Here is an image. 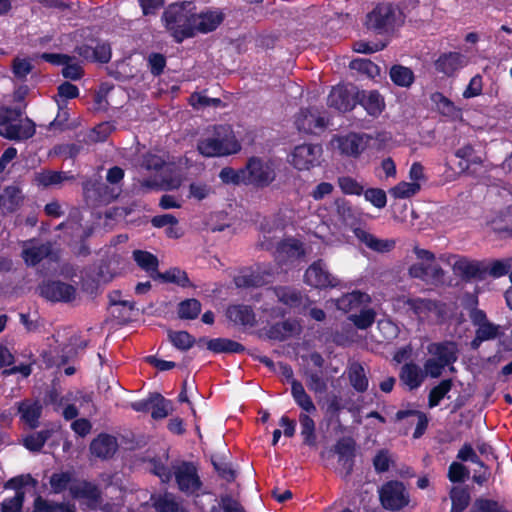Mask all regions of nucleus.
<instances>
[{"instance_id": "14", "label": "nucleus", "mask_w": 512, "mask_h": 512, "mask_svg": "<svg viewBox=\"0 0 512 512\" xmlns=\"http://www.w3.org/2000/svg\"><path fill=\"white\" fill-rule=\"evenodd\" d=\"M440 260L451 264L453 272L465 280L483 279L485 277L486 269L478 261L453 255H443Z\"/></svg>"}, {"instance_id": "12", "label": "nucleus", "mask_w": 512, "mask_h": 512, "mask_svg": "<svg viewBox=\"0 0 512 512\" xmlns=\"http://www.w3.org/2000/svg\"><path fill=\"white\" fill-rule=\"evenodd\" d=\"M244 170L246 182L261 187L268 186L276 177L274 164L257 157L249 159Z\"/></svg>"}, {"instance_id": "42", "label": "nucleus", "mask_w": 512, "mask_h": 512, "mask_svg": "<svg viewBox=\"0 0 512 512\" xmlns=\"http://www.w3.org/2000/svg\"><path fill=\"white\" fill-rule=\"evenodd\" d=\"M306 385L315 394H323L328 389V379L319 371L307 370L305 372Z\"/></svg>"}, {"instance_id": "35", "label": "nucleus", "mask_w": 512, "mask_h": 512, "mask_svg": "<svg viewBox=\"0 0 512 512\" xmlns=\"http://www.w3.org/2000/svg\"><path fill=\"white\" fill-rule=\"evenodd\" d=\"M400 379L410 389L419 387L423 381L421 368L414 363L405 364L401 368Z\"/></svg>"}, {"instance_id": "9", "label": "nucleus", "mask_w": 512, "mask_h": 512, "mask_svg": "<svg viewBox=\"0 0 512 512\" xmlns=\"http://www.w3.org/2000/svg\"><path fill=\"white\" fill-rule=\"evenodd\" d=\"M173 476L178 489L186 495L197 494L202 488L198 469L193 462L176 461L172 463Z\"/></svg>"}, {"instance_id": "57", "label": "nucleus", "mask_w": 512, "mask_h": 512, "mask_svg": "<svg viewBox=\"0 0 512 512\" xmlns=\"http://www.w3.org/2000/svg\"><path fill=\"white\" fill-rule=\"evenodd\" d=\"M350 67L372 78L380 74V68L368 59H355L350 63Z\"/></svg>"}, {"instance_id": "36", "label": "nucleus", "mask_w": 512, "mask_h": 512, "mask_svg": "<svg viewBox=\"0 0 512 512\" xmlns=\"http://www.w3.org/2000/svg\"><path fill=\"white\" fill-rule=\"evenodd\" d=\"M207 349L214 353H240L244 346L230 339L215 338L207 340Z\"/></svg>"}, {"instance_id": "21", "label": "nucleus", "mask_w": 512, "mask_h": 512, "mask_svg": "<svg viewBox=\"0 0 512 512\" xmlns=\"http://www.w3.org/2000/svg\"><path fill=\"white\" fill-rule=\"evenodd\" d=\"M335 453L338 456V464L341 466V473L345 477L349 476L354 466V441L350 438L340 439L335 445Z\"/></svg>"}, {"instance_id": "47", "label": "nucleus", "mask_w": 512, "mask_h": 512, "mask_svg": "<svg viewBox=\"0 0 512 512\" xmlns=\"http://www.w3.org/2000/svg\"><path fill=\"white\" fill-rule=\"evenodd\" d=\"M362 105L372 116L380 114L384 107L383 99L377 91H370L367 95H364Z\"/></svg>"}, {"instance_id": "1", "label": "nucleus", "mask_w": 512, "mask_h": 512, "mask_svg": "<svg viewBox=\"0 0 512 512\" xmlns=\"http://www.w3.org/2000/svg\"><path fill=\"white\" fill-rule=\"evenodd\" d=\"M197 150L204 157H221L238 153L241 145L230 126L218 125L198 140Z\"/></svg>"}, {"instance_id": "43", "label": "nucleus", "mask_w": 512, "mask_h": 512, "mask_svg": "<svg viewBox=\"0 0 512 512\" xmlns=\"http://www.w3.org/2000/svg\"><path fill=\"white\" fill-rule=\"evenodd\" d=\"M301 426V435L304 439V444L310 447L316 446L315 422L306 413H301L299 416Z\"/></svg>"}, {"instance_id": "10", "label": "nucleus", "mask_w": 512, "mask_h": 512, "mask_svg": "<svg viewBox=\"0 0 512 512\" xmlns=\"http://www.w3.org/2000/svg\"><path fill=\"white\" fill-rule=\"evenodd\" d=\"M379 499L384 509L399 511L408 506L410 494L402 482L391 480L384 483L379 489Z\"/></svg>"}, {"instance_id": "60", "label": "nucleus", "mask_w": 512, "mask_h": 512, "mask_svg": "<svg viewBox=\"0 0 512 512\" xmlns=\"http://www.w3.org/2000/svg\"><path fill=\"white\" fill-rule=\"evenodd\" d=\"M25 498L24 492L15 493L14 497L5 499L1 505V512H21Z\"/></svg>"}, {"instance_id": "58", "label": "nucleus", "mask_w": 512, "mask_h": 512, "mask_svg": "<svg viewBox=\"0 0 512 512\" xmlns=\"http://www.w3.org/2000/svg\"><path fill=\"white\" fill-rule=\"evenodd\" d=\"M511 259L495 260L488 267H485L486 273L494 278L506 275L511 268Z\"/></svg>"}, {"instance_id": "30", "label": "nucleus", "mask_w": 512, "mask_h": 512, "mask_svg": "<svg viewBox=\"0 0 512 512\" xmlns=\"http://www.w3.org/2000/svg\"><path fill=\"white\" fill-rule=\"evenodd\" d=\"M75 177L69 172L44 170L35 174V182L39 186H59L65 181H72Z\"/></svg>"}, {"instance_id": "33", "label": "nucleus", "mask_w": 512, "mask_h": 512, "mask_svg": "<svg viewBox=\"0 0 512 512\" xmlns=\"http://www.w3.org/2000/svg\"><path fill=\"white\" fill-rule=\"evenodd\" d=\"M348 378L352 387L360 393L368 389L369 381L366 376L364 367L358 363L353 362L348 369Z\"/></svg>"}, {"instance_id": "28", "label": "nucleus", "mask_w": 512, "mask_h": 512, "mask_svg": "<svg viewBox=\"0 0 512 512\" xmlns=\"http://www.w3.org/2000/svg\"><path fill=\"white\" fill-rule=\"evenodd\" d=\"M304 251L301 242L295 239H288L278 244L276 249V259L280 263H286L289 260L299 258Z\"/></svg>"}, {"instance_id": "4", "label": "nucleus", "mask_w": 512, "mask_h": 512, "mask_svg": "<svg viewBox=\"0 0 512 512\" xmlns=\"http://www.w3.org/2000/svg\"><path fill=\"white\" fill-rule=\"evenodd\" d=\"M427 352L429 358L424 363L426 375L432 378H438L442 375L446 367H449L451 372L455 371L453 364L458 358V347L455 342L443 341L431 343L427 347Z\"/></svg>"}, {"instance_id": "15", "label": "nucleus", "mask_w": 512, "mask_h": 512, "mask_svg": "<svg viewBox=\"0 0 512 512\" xmlns=\"http://www.w3.org/2000/svg\"><path fill=\"white\" fill-rule=\"evenodd\" d=\"M304 281L307 285L318 289L333 288L339 284V280L329 272L326 263L321 259L313 262L306 269Z\"/></svg>"}, {"instance_id": "41", "label": "nucleus", "mask_w": 512, "mask_h": 512, "mask_svg": "<svg viewBox=\"0 0 512 512\" xmlns=\"http://www.w3.org/2000/svg\"><path fill=\"white\" fill-rule=\"evenodd\" d=\"M410 416L417 417V425L413 433V437L420 438L427 429L428 418L423 412L416 410H400L395 415L397 421L403 420Z\"/></svg>"}, {"instance_id": "27", "label": "nucleus", "mask_w": 512, "mask_h": 512, "mask_svg": "<svg viewBox=\"0 0 512 512\" xmlns=\"http://www.w3.org/2000/svg\"><path fill=\"white\" fill-rule=\"evenodd\" d=\"M371 298L367 293L353 291L347 293L336 300V306L339 310L348 312L360 308L362 305L370 303Z\"/></svg>"}, {"instance_id": "37", "label": "nucleus", "mask_w": 512, "mask_h": 512, "mask_svg": "<svg viewBox=\"0 0 512 512\" xmlns=\"http://www.w3.org/2000/svg\"><path fill=\"white\" fill-rule=\"evenodd\" d=\"M274 294L280 302L290 307H298L302 304V294L291 287H276Z\"/></svg>"}, {"instance_id": "3", "label": "nucleus", "mask_w": 512, "mask_h": 512, "mask_svg": "<svg viewBox=\"0 0 512 512\" xmlns=\"http://www.w3.org/2000/svg\"><path fill=\"white\" fill-rule=\"evenodd\" d=\"M336 213L338 218L352 228L355 237L373 251L384 253L395 247V241L379 239L362 227L356 226L359 214L345 199L335 200Z\"/></svg>"}, {"instance_id": "44", "label": "nucleus", "mask_w": 512, "mask_h": 512, "mask_svg": "<svg viewBox=\"0 0 512 512\" xmlns=\"http://www.w3.org/2000/svg\"><path fill=\"white\" fill-rule=\"evenodd\" d=\"M34 512H73V505L56 503L38 496L34 500Z\"/></svg>"}, {"instance_id": "8", "label": "nucleus", "mask_w": 512, "mask_h": 512, "mask_svg": "<svg viewBox=\"0 0 512 512\" xmlns=\"http://www.w3.org/2000/svg\"><path fill=\"white\" fill-rule=\"evenodd\" d=\"M21 257L27 266H35L44 259L57 261L59 251L49 241L43 242L37 238L21 241Z\"/></svg>"}, {"instance_id": "38", "label": "nucleus", "mask_w": 512, "mask_h": 512, "mask_svg": "<svg viewBox=\"0 0 512 512\" xmlns=\"http://www.w3.org/2000/svg\"><path fill=\"white\" fill-rule=\"evenodd\" d=\"M150 403H151V416L153 419H163L165 418L169 412L172 410V405L169 400H166L159 393L150 394Z\"/></svg>"}, {"instance_id": "11", "label": "nucleus", "mask_w": 512, "mask_h": 512, "mask_svg": "<svg viewBox=\"0 0 512 512\" xmlns=\"http://www.w3.org/2000/svg\"><path fill=\"white\" fill-rule=\"evenodd\" d=\"M369 139L365 134L348 133L333 136L330 145L342 156L357 158L367 148Z\"/></svg>"}, {"instance_id": "16", "label": "nucleus", "mask_w": 512, "mask_h": 512, "mask_svg": "<svg viewBox=\"0 0 512 512\" xmlns=\"http://www.w3.org/2000/svg\"><path fill=\"white\" fill-rule=\"evenodd\" d=\"M322 147L318 144H302L291 153V164L298 170H309L320 164Z\"/></svg>"}, {"instance_id": "26", "label": "nucleus", "mask_w": 512, "mask_h": 512, "mask_svg": "<svg viewBox=\"0 0 512 512\" xmlns=\"http://www.w3.org/2000/svg\"><path fill=\"white\" fill-rule=\"evenodd\" d=\"M153 506L158 512H188L179 497L170 492L152 496Z\"/></svg>"}, {"instance_id": "55", "label": "nucleus", "mask_w": 512, "mask_h": 512, "mask_svg": "<svg viewBox=\"0 0 512 512\" xmlns=\"http://www.w3.org/2000/svg\"><path fill=\"white\" fill-rule=\"evenodd\" d=\"M420 190V185L416 182H400L390 189V194L394 198H408L415 195Z\"/></svg>"}, {"instance_id": "53", "label": "nucleus", "mask_w": 512, "mask_h": 512, "mask_svg": "<svg viewBox=\"0 0 512 512\" xmlns=\"http://www.w3.org/2000/svg\"><path fill=\"white\" fill-rule=\"evenodd\" d=\"M452 388V380H442L437 386L433 387L429 393L428 404L430 408L436 407L440 401Z\"/></svg>"}, {"instance_id": "13", "label": "nucleus", "mask_w": 512, "mask_h": 512, "mask_svg": "<svg viewBox=\"0 0 512 512\" xmlns=\"http://www.w3.org/2000/svg\"><path fill=\"white\" fill-rule=\"evenodd\" d=\"M404 307L408 313L414 315L420 322L430 320L432 317L439 318L442 313V305L435 300L428 298H405Z\"/></svg>"}, {"instance_id": "24", "label": "nucleus", "mask_w": 512, "mask_h": 512, "mask_svg": "<svg viewBox=\"0 0 512 512\" xmlns=\"http://www.w3.org/2000/svg\"><path fill=\"white\" fill-rule=\"evenodd\" d=\"M297 128L305 133H314L316 129H323L327 123L316 109H303L295 121Z\"/></svg>"}, {"instance_id": "2", "label": "nucleus", "mask_w": 512, "mask_h": 512, "mask_svg": "<svg viewBox=\"0 0 512 512\" xmlns=\"http://www.w3.org/2000/svg\"><path fill=\"white\" fill-rule=\"evenodd\" d=\"M196 7L191 1L173 3L163 13L166 28L171 32L176 42L194 36V17Z\"/></svg>"}, {"instance_id": "25", "label": "nucleus", "mask_w": 512, "mask_h": 512, "mask_svg": "<svg viewBox=\"0 0 512 512\" xmlns=\"http://www.w3.org/2000/svg\"><path fill=\"white\" fill-rule=\"evenodd\" d=\"M17 407L23 422L30 428L38 427L39 418L42 413V405L39 401L24 400L17 403Z\"/></svg>"}, {"instance_id": "62", "label": "nucleus", "mask_w": 512, "mask_h": 512, "mask_svg": "<svg viewBox=\"0 0 512 512\" xmlns=\"http://www.w3.org/2000/svg\"><path fill=\"white\" fill-rule=\"evenodd\" d=\"M111 132L112 125L110 123H101L89 132L88 139L92 142H103Z\"/></svg>"}, {"instance_id": "34", "label": "nucleus", "mask_w": 512, "mask_h": 512, "mask_svg": "<svg viewBox=\"0 0 512 512\" xmlns=\"http://www.w3.org/2000/svg\"><path fill=\"white\" fill-rule=\"evenodd\" d=\"M267 276L259 270L247 271L235 278V284L240 288L261 287L268 282Z\"/></svg>"}, {"instance_id": "50", "label": "nucleus", "mask_w": 512, "mask_h": 512, "mask_svg": "<svg viewBox=\"0 0 512 512\" xmlns=\"http://www.w3.org/2000/svg\"><path fill=\"white\" fill-rule=\"evenodd\" d=\"M201 312V303L197 299H187L179 303L178 315L181 319H195Z\"/></svg>"}, {"instance_id": "22", "label": "nucleus", "mask_w": 512, "mask_h": 512, "mask_svg": "<svg viewBox=\"0 0 512 512\" xmlns=\"http://www.w3.org/2000/svg\"><path fill=\"white\" fill-rule=\"evenodd\" d=\"M76 53L87 61L108 63L111 59V47L106 42H97L95 46L84 44L77 46Z\"/></svg>"}, {"instance_id": "29", "label": "nucleus", "mask_w": 512, "mask_h": 512, "mask_svg": "<svg viewBox=\"0 0 512 512\" xmlns=\"http://www.w3.org/2000/svg\"><path fill=\"white\" fill-rule=\"evenodd\" d=\"M194 34L196 32L207 33L213 31L222 22V15L218 12L196 13L194 17Z\"/></svg>"}, {"instance_id": "52", "label": "nucleus", "mask_w": 512, "mask_h": 512, "mask_svg": "<svg viewBox=\"0 0 512 512\" xmlns=\"http://www.w3.org/2000/svg\"><path fill=\"white\" fill-rule=\"evenodd\" d=\"M72 473L70 472H60L53 473L50 477L49 483L52 489V492L55 494H59L69 489L70 485L73 483Z\"/></svg>"}, {"instance_id": "54", "label": "nucleus", "mask_w": 512, "mask_h": 512, "mask_svg": "<svg viewBox=\"0 0 512 512\" xmlns=\"http://www.w3.org/2000/svg\"><path fill=\"white\" fill-rule=\"evenodd\" d=\"M376 313L373 309H361L359 314H352L349 316V320L358 329H367L375 321Z\"/></svg>"}, {"instance_id": "63", "label": "nucleus", "mask_w": 512, "mask_h": 512, "mask_svg": "<svg viewBox=\"0 0 512 512\" xmlns=\"http://www.w3.org/2000/svg\"><path fill=\"white\" fill-rule=\"evenodd\" d=\"M213 192L211 186L206 183L196 182L191 183L189 186V197L198 201L207 198Z\"/></svg>"}, {"instance_id": "59", "label": "nucleus", "mask_w": 512, "mask_h": 512, "mask_svg": "<svg viewBox=\"0 0 512 512\" xmlns=\"http://www.w3.org/2000/svg\"><path fill=\"white\" fill-rule=\"evenodd\" d=\"M338 184L345 194L360 195L363 192V186L349 176L340 177Z\"/></svg>"}, {"instance_id": "51", "label": "nucleus", "mask_w": 512, "mask_h": 512, "mask_svg": "<svg viewBox=\"0 0 512 512\" xmlns=\"http://www.w3.org/2000/svg\"><path fill=\"white\" fill-rule=\"evenodd\" d=\"M50 436V430H42L32 433L24 438V446L30 451L38 452L41 450Z\"/></svg>"}, {"instance_id": "49", "label": "nucleus", "mask_w": 512, "mask_h": 512, "mask_svg": "<svg viewBox=\"0 0 512 512\" xmlns=\"http://www.w3.org/2000/svg\"><path fill=\"white\" fill-rule=\"evenodd\" d=\"M168 338L174 347L182 351L190 349L195 343V338L186 331H169Z\"/></svg>"}, {"instance_id": "6", "label": "nucleus", "mask_w": 512, "mask_h": 512, "mask_svg": "<svg viewBox=\"0 0 512 512\" xmlns=\"http://www.w3.org/2000/svg\"><path fill=\"white\" fill-rule=\"evenodd\" d=\"M414 253L419 260L412 264L408 273L410 277L420 279L429 284L443 282L445 272L436 262L435 255L429 250L414 248Z\"/></svg>"}, {"instance_id": "46", "label": "nucleus", "mask_w": 512, "mask_h": 512, "mask_svg": "<svg viewBox=\"0 0 512 512\" xmlns=\"http://www.w3.org/2000/svg\"><path fill=\"white\" fill-rule=\"evenodd\" d=\"M452 502L451 512L464 511L470 502V494L465 488L453 487L450 491Z\"/></svg>"}, {"instance_id": "19", "label": "nucleus", "mask_w": 512, "mask_h": 512, "mask_svg": "<svg viewBox=\"0 0 512 512\" xmlns=\"http://www.w3.org/2000/svg\"><path fill=\"white\" fill-rule=\"evenodd\" d=\"M327 104L339 112H347L356 105V92L353 86L337 85L327 97Z\"/></svg>"}, {"instance_id": "31", "label": "nucleus", "mask_w": 512, "mask_h": 512, "mask_svg": "<svg viewBox=\"0 0 512 512\" xmlns=\"http://www.w3.org/2000/svg\"><path fill=\"white\" fill-rule=\"evenodd\" d=\"M226 314L235 324L243 326H253L255 324V314L250 306L232 305L228 307Z\"/></svg>"}, {"instance_id": "32", "label": "nucleus", "mask_w": 512, "mask_h": 512, "mask_svg": "<svg viewBox=\"0 0 512 512\" xmlns=\"http://www.w3.org/2000/svg\"><path fill=\"white\" fill-rule=\"evenodd\" d=\"M291 394L296 404L305 412H316L317 409L315 404L313 403L311 397L305 391L304 386L300 381L292 379Z\"/></svg>"}, {"instance_id": "56", "label": "nucleus", "mask_w": 512, "mask_h": 512, "mask_svg": "<svg viewBox=\"0 0 512 512\" xmlns=\"http://www.w3.org/2000/svg\"><path fill=\"white\" fill-rule=\"evenodd\" d=\"M219 178L223 183L226 184L247 183L244 168L240 170H234L233 168L225 167L220 171Z\"/></svg>"}, {"instance_id": "64", "label": "nucleus", "mask_w": 512, "mask_h": 512, "mask_svg": "<svg viewBox=\"0 0 512 512\" xmlns=\"http://www.w3.org/2000/svg\"><path fill=\"white\" fill-rule=\"evenodd\" d=\"M468 475L469 471L463 464L459 462H452L450 464L448 470V478L451 482H462L466 477H468Z\"/></svg>"}, {"instance_id": "20", "label": "nucleus", "mask_w": 512, "mask_h": 512, "mask_svg": "<svg viewBox=\"0 0 512 512\" xmlns=\"http://www.w3.org/2000/svg\"><path fill=\"white\" fill-rule=\"evenodd\" d=\"M468 64V58L459 52L443 53L435 61V69L448 77L456 75Z\"/></svg>"}, {"instance_id": "5", "label": "nucleus", "mask_w": 512, "mask_h": 512, "mask_svg": "<svg viewBox=\"0 0 512 512\" xmlns=\"http://www.w3.org/2000/svg\"><path fill=\"white\" fill-rule=\"evenodd\" d=\"M35 134V124L28 118L22 119L21 113L7 109L0 112V135L14 141H23Z\"/></svg>"}, {"instance_id": "45", "label": "nucleus", "mask_w": 512, "mask_h": 512, "mask_svg": "<svg viewBox=\"0 0 512 512\" xmlns=\"http://www.w3.org/2000/svg\"><path fill=\"white\" fill-rule=\"evenodd\" d=\"M390 78L394 84L401 87H409L414 81L413 71L402 65H394L390 69Z\"/></svg>"}, {"instance_id": "40", "label": "nucleus", "mask_w": 512, "mask_h": 512, "mask_svg": "<svg viewBox=\"0 0 512 512\" xmlns=\"http://www.w3.org/2000/svg\"><path fill=\"white\" fill-rule=\"evenodd\" d=\"M133 258L135 262L138 264L146 272L152 275H156L158 268V259L156 256L147 251L135 250L133 252Z\"/></svg>"}, {"instance_id": "61", "label": "nucleus", "mask_w": 512, "mask_h": 512, "mask_svg": "<svg viewBox=\"0 0 512 512\" xmlns=\"http://www.w3.org/2000/svg\"><path fill=\"white\" fill-rule=\"evenodd\" d=\"M477 512H507L497 501L479 498L474 502Z\"/></svg>"}, {"instance_id": "17", "label": "nucleus", "mask_w": 512, "mask_h": 512, "mask_svg": "<svg viewBox=\"0 0 512 512\" xmlns=\"http://www.w3.org/2000/svg\"><path fill=\"white\" fill-rule=\"evenodd\" d=\"M72 498L83 501L90 509H96L101 503V491L99 487L86 480H74L69 487Z\"/></svg>"}, {"instance_id": "39", "label": "nucleus", "mask_w": 512, "mask_h": 512, "mask_svg": "<svg viewBox=\"0 0 512 512\" xmlns=\"http://www.w3.org/2000/svg\"><path fill=\"white\" fill-rule=\"evenodd\" d=\"M20 199V190L15 186H8L0 194V208L2 213L15 210Z\"/></svg>"}, {"instance_id": "23", "label": "nucleus", "mask_w": 512, "mask_h": 512, "mask_svg": "<svg viewBox=\"0 0 512 512\" xmlns=\"http://www.w3.org/2000/svg\"><path fill=\"white\" fill-rule=\"evenodd\" d=\"M118 449L117 439L109 434H99L90 444L91 454L100 459L111 458Z\"/></svg>"}, {"instance_id": "48", "label": "nucleus", "mask_w": 512, "mask_h": 512, "mask_svg": "<svg viewBox=\"0 0 512 512\" xmlns=\"http://www.w3.org/2000/svg\"><path fill=\"white\" fill-rule=\"evenodd\" d=\"M153 278L161 279L165 282L175 283L182 287H186L189 284V279L186 272L180 270L179 268H172L164 273H156V275H152Z\"/></svg>"}, {"instance_id": "18", "label": "nucleus", "mask_w": 512, "mask_h": 512, "mask_svg": "<svg viewBox=\"0 0 512 512\" xmlns=\"http://www.w3.org/2000/svg\"><path fill=\"white\" fill-rule=\"evenodd\" d=\"M38 291L43 298L52 302H69L76 296V288L61 281L43 282Z\"/></svg>"}, {"instance_id": "7", "label": "nucleus", "mask_w": 512, "mask_h": 512, "mask_svg": "<svg viewBox=\"0 0 512 512\" xmlns=\"http://www.w3.org/2000/svg\"><path fill=\"white\" fill-rule=\"evenodd\" d=\"M404 19L401 11L391 4H381L368 15L366 25L368 29L382 34L393 31L402 25Z\"/></svg>"}]
</instances>
